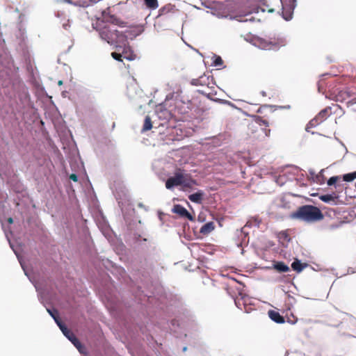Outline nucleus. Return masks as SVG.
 <instances>
[{
    "label": "nucleus",
    "instance_id": "1",
    "mask_svg": "<svg viewBox=\"0 0 356 356\" xmlns=\"http://www.w3.org/2000/svg\"><path fill=\"white\" fill-rule=\"evenodd\" d=\"M291 219L298 220L306 222H313L323 218L321 211L312 205H303L292 212L289 216Z\"/></svg>",
    "mask_w": 356,
    "mask_h": 356
},
{
    "label": "nucleus",
    "instance_id": "2",
    "mask_svg": "<svg viewBox=\"0 0 356 356\" xmlns=\"http://www.w3.org/2000/svg\"><path fill=\"white\" fill-rule=\"evenodd\" d=\"M99 34L100 38L106 41L111 45H114L116 49L120 50L122 49V38L120 32H119L115 25H105L100 27L99 29Z\"/></svg>",
    "mask_w": 356,
    "mask_h": 356
},
{
    "label": "nucleus",
    "instance_id": "3",
    "mask_svg": "<svg viewBox=\"0 0 356 356\" xmlns=\"http://www.w3.org/2000/svg\"><path fill=\"white\" fill-rule=\"evenodd\" d=\"M143 31V29L140 27H133L127 29L124 33H120V36L122 37V47H126L127 41L129 40H134L137 36L140 35Z\"/></svg>",
    "mask_w": 356,
    "mask_h": 356
},
{
    "label": "nucleus",
    "instance_id": "4",
    "mask_svg": "<svg viewBox=\"0 0 356 356\" xmlns=\"http://www.w3.org/2000/svg\"><path fill=\"white\" fill-rule=\"evenodd\" d=\"M282 4V17L286 21H289L292 19L293 13L295 8L296 7V0H289L288 3L281 0Z\"/></svg>",
    "mask_w": 356,
    "mask_h": 356
},
{
    "label": "nucleus",
    "instance_id": "5",
    "mask_svg": "<svg viewBox=\"0 0 356 356\" xmlns=\"http://www.w3.org/2000/svg\"><path fill=\"white\" fill-rule=\"evenodd\" d=\"M184 184V176L181 173H176L174 177L168 178L165 182V187L168 189H172L175 186Z\"/></svg>",
    "mask_w": 356,
    "mask_h": 356
},
{
    "label": "nucleus",
    "instance_id": "6",
    "mask_svg": "<svg viewBox=\"0 0 356 356\" xmlns=\"http://www.w3.org/2000/svg\"><path fill=\"white\" fill-rule=\"evenodd\" d=\"M64 336L70 341L72 344L78 349V350L81 353H83V346L81 345L79 340L76 337V336L70 332L67 327L65 329V332H63Z\"/></svg>",
    "mask_w": 356,
    "mask_h": 356
},
{
    "label": "nucleus",
    "instance_id": "7",
    "mask_svg": "<svg viewBox=\"0 0 356 356\" xmlns=\"http://www.w3.org/2000/svg\"><path fill=\"white\" fill-rule=\"evenodd\" d=\"M172 211L183 218H187L190 221L194 220L193 216L187 211L186 208L180 204L175 205L172 209Z\"/></svg>",
    "mask_w": 356,
    "mask_h": 356
},
{
    "label": "nucleus",
    "instance_id": "8",
    "mask_svg": "<svg viewBox=\"0 0 356 356\" xmlns=\"http://www.w3.org/2000/svg\"><path fill=\"white\" fill-rule=\"evenodd\" d=\"M122 48H123V51H122V54L118 53V52H113L111 54L112 57L115 60H120V61L122 60V57H123L124 58H125L128 60H134L136 56L131 53H128L127 51L126 50V47H122Z\"/></svg>",
    "mask_w": 356,
    "mask_h": 356
},
{
    "label": "nucleus",
    "instance_id": "9",
    "mask_svg": "<svg viewBox=\"0 0 356 356\" xmlns=\"http://www.w3.org/2000/svg\"><path fill=\"white\" fill-rule=\"evenodd\" d=\"M352 97V92L350 90H341L336 95V101L346 102Z\"/></svg>",
    "mask_w": 356,
    "mask_h": 356
},
{
    "label": "nucleus",
    "instance_id": "10",
    "mask_svg": "<svg viewBox=\"0 0 356 356\" xmlns=\"http://www.w3.org/2000/svg\"><path fill=\"white\" fill-rule=\"evenodd\" d=\"M319 199L323 202L335 204L337 196L334 193L331 194L321 195L319 196Z\"/></svg>",
    "mask_w": 356,
    "mask_h": 356
},
{
    "label": "nucleus",
    "instance_id": "11",
    "mask_svg": "<svg viewBox=\"0 0 356 356\" xmlns=\"http://www.w3.org/2000/svg\"><path fill=\"white\" fill-rule=\"evenodd\" d=\"M284 44H281L280 45L277 44L276 42H261L260 47L264 49H268V50H278L280 49V47L284 46Z\"/></svg>",
    "mask_w": 356,
    "mask_h": 356
},
{
    "label": "nucleus",
    "instance_id": "12",
    "mask_svg": "<svg viewBox=\"0 0 356 356\" xmlns=\"http://www.w3.org/2000/svg\"><path fill=\"white\" fill-rule=\"evenodd\" d=\"M204 195V193L202 191H198L197 192L188 195V199L196 204H201L203 197Z\"/></svg>",
    "mask_w": 356,
    "mask_h": 356
},
{
    "label": "nucleus",
    "instance_id": "13",
    "mask_svg": "<svg viewBox=\"0 0 356 356\" xmlns=\"http://www.w3.org/2000/svg\"><path fill=\"white\" fill-rule=\"evenodd\" d=\"M209 76H207L206 75L200 76L197 79H193L191 80V83L193 86H206L209 83Z\"/></svg>",
    "mask_w": 356,
    "mask_h": 356
},
{
    "label": "nucleus",
    "instance_id": "14",
    "mask_svg": "<svg viewBox=\"0 0 356 356\" xmlns=\"http://www.w3.org/2000/svg\"><path fill=\"white\" fill-rule=\"evenodd\" d=\"M268 316L273 321H274L277 323H284V317L282 316H281L280 314L277 312H275L274 310H270L268 312Z\"/></svg>",
    "mask_w": 356,
    "mask_h": 356
},
{
    "label": "nucleus",
    "instance_id": "15",
    "mask_svg": "<svg viewBox=\"0 0 356 356\" xmlns=\"http://www.w3.org/2000/svg\"><path fill=\"white\" fill-rule=\"evenodd\" d=\"M215 228L213 222H209L205 223L200 228V232L204 235L211 233Z\"/></svg>",
    "mask_w": 356,
    "mask_h": 356
},
{
    "label": "nucleus",
    "instance_id": "16",
    "mask_svg": "<svg viewBox=\"0 0 356 356\" xmlns=\"http://www.w3.org/2000/svg\"><path fill=\"white\" fill-rule=\"evenodd\" d=\"M10 248L13 249V250L14 251L15 254H16L18 260H19V262L20 263V265L24 272V274L28 277V278L29 279V280L34 284L36 290H38V288L36 286V285L33 283V280H31V278L29 277V275L27 272V270H26L25 267H24V264H23V262L22 261V259H21V257H19V255L18 254L17 252L16 251V250L14 249L13 245L10 243Z\"/></svg>",
    "mask_w": 356,
    "mask_h": 356
},
{
    "label": "nucleus",
    "instance_id": "17",
    "mask_svg": "<svg viewBox=\"0 0 356 356\" xmlns=\"http://www.w3.org/2000/svg\"><path fill=\"white\" fill-rule=\"evenodd\" d=\"M330 111V108H325L323 109L316 116V119L318 120V122L321 123L323 122L328 116V112Z\"/></svg>",
    "mask_w": 356,
    "mask_h": 356
},
{
    "label": "nucleus",
    "instance_id": "18",
    "mask_svg": "<svg viewBox=\"0 0 356 356\" xmlns=\"http://www.w3.org/2000/svg\"><path fill=\"white\" fill-rule=\"evenodd\" d=\"M275 269L281 273L289 271V267L282 261L277 262L274 265Z\"/></svg>",
    "mask_w": 356,
    "mask_h": 356
},
{
    "label": "nucleus",
    "instance_id": "19",
    "mask_svg": "<svg viewBox=\"0 0 356 356\" xmlns=\"http://www.w3.org/2000/svg\"><path fill=\"white\" fill-rule=\"evenodd\" d=\"M305 266L306 264H302L300 261L298 259L295 260L291 264V268L293 270L297 271L298 273L301 272Z\"/></svg>",
    "mask_w": 356,
    "mask_h": 356
},
{
    "label": "nucleus",
    "instance_id": "20",
    "mask_svg": "<svg viewBox=\"0 0 356 356\" xmlns=\"http://www.w3.org/2000/svg\"><path fill=\"white\" fill-rule=\"evenodd\" d=\"M152 124L151 121V118L149 116H146L144 121L143 127L142 129L143 131H147L152 129Z\"/></svg>",
    "mask_w": 356,
    "mask_h": 356
},
{
    "label": "nucleus",
    "instance_id": "21",
    "mask_svg": "<svg viewBox=\"0 0 356 356\" xmlns=\"http://www.w3.org/2000/svg\"><path fill=\"white\" fill-rule=\"evenodd\" d=\"M145 5L152 10H155L158 8L159 3L157 0H144Z\"/></svg>",
    "mask_w": 356,
    "mask_h": 356
},
{
    "label": "nucleus",
    "instance_id": "22",
    "mask_svg": "<svg viewBox=\"0 0 356 356\" xmlns=\"http://www.w3.org/2000/svg\"><path fill=\"white\" fill-rule=\"evenodd\" d=\"M343 179L345 181L347 182L353 181L356 179V171L345 174L343 177Z\"/></svg>",
    "mask_w": 356,
    "mask_h": 356
},
{
    "label": "nucleus",
    "instance_id": "23",
    "mask_svg": "<svg viewBox=\"0 0 356 356\" xmlns=\"http://www.w3.org/2000/svg\"><path fill=\"white\" fill-rule=\"evenodd\" d=\"M222 64L223 61L221 57L217 55H213L212 65L215 67H220L222 65Z\"/></svg>",
    "mask_w": 356,
    "mask_h": 356
},
{
    "label": "nucleus",
    "instance_id": "24",
    "mask_svg": "<svg viewBox=\"0 0 356 356\" xmlns=\"http://www.w3.org/2000/svg\"><path fill=\"white\" fill-rule=\"evenodd\" d=\"M54 321L57 324V325L59 327L60 330L62 332H65V329L67 328L66 325L60 321L58 316H56L54 318Z\"/></svg>",
    "mask_w": 356,
    "mask_h": 356
},
{
    "label": "nucleus",
    "instance_id": "25",
    "mask_svg": "<svg viewBox=\"0 0 356 356\" xmlns=\"http://www.w3.org/2000/svg\"><path fill=\"white\" fill-rule=\"evenodd\" d=\"M54 321L57 324V325L59 327L60 330L62 332H65V329L67 328L66 325L60 321L58 316H56L54 318Z\"/></svg>",
    "mask_w": 356,
    "mask_h": 356
},
{
    "label": "nucleus",
    "instance_id": "26",
    "mask_svg": "<svg viewBox=\"0 0 356 356\" xmlns=\"http://www.w3.org/2000/svg\"><path fill=\"white\" fill-rule=\"evenodd\" d=\"M318 124H320V122H318V120H317L316 118L315 117L314 119L310 120L309 122L307 124V127L305 128V130L307 132H309V129L310 127H316Z\"/></svg>",
    "mask_w": 356,
    "mask_h": 356
},
{
    "label": "nucleus",
    "instance_id": "27",
    "mask_svg": "<svg viewBox=\"0 0 356 356\" xmlns=\"http://www.w3.org/2000/svg\"><path fill=\"white\" fill-rule=\"evenodd\" d=\"M346 104L348 107L356 104V94L352 92V97L346 101Z\"/></svg>",
    "mask_w": 356,
    "mask_h": 356
},
{
    "label": "nucleus",
    "instance_id": "28",
    "mask_svg": "<svg viewBox=\"0 0 356 356\" xmlns=\"http://www.w3.org/2000/svg\"><path fill=\"white\" fill-rule=\"evenodd\" d=\"M337 179H338V177H337V176L331 177L327 180V184L328 186H332L337 182Z\"/></svg>",
    "mask_w": 356,
    "mask_h": 356
},
{
    "label": "nucleus",
    "instance_id": "29",
    "mask_svg": "<svg viewBox=\"0 0 356 356\" xmlns=\"http://www.w3.org/2000/svg\"><path fill=\"white\" fill-rule=\"evenodd\" d=\"M47 312L49 314V315L54 319L56 316L58 315V312L56 309H47Z\"/></svg>",
    "mask_w": 356,
    "mask_h": 356
},
{
    "label": "nucleus",
    "instance_id": "30",
    "mask_svg": "<svg viewBox=\"0 0 356 356\" xmlns=\"http://www.w3.org/2000/svg\"><path fill=\"white\" fill-rule=\"evenodd\" d=\"M95 3H97V1H95V0H89L88 3L86 1L83 2V6L88 7L90 5Z\"/></svg>",
    "mask_w": 356,
    "mask_h": 356
},
{
    "label": "nucleus",
    "instance_id": "31",
    "mask_svg": "<svg viewBox=\"0 0 356 356\" xmlns=\"http://www.w3.org/2000/svg\"><path fill=\"white\" fill-rule=\"evenodd\" d=\"M70 179L74 181H78V176L76 174H72L70 176Z\"/></svg>",
    "mask_w": 356,
    "mask_h": 356
},
{
    "label": "nucleus",
    "instance_id": "32",
    "mask_svg": "<svg viewBox=\"0 0 356 356\" xmlns=\"http://www.w3.org/2000/svg\"><path fill=\"white\" fill-rule=\"evenodd\" d=\"M260 124L265 125L266 127L268 126V122L266 120L260 119Z\"/></svg>",
    "mask_w": 356,
    "mask_h": 356
},
{
    "label": "nucleus",
    "instance_id": "33",
    "mask_svg": "<svg viewBox=\"0 0 356 356\" xmlns=\"http://www.w3.org/2000/svg\"><path fill=\"white\" fill-rule=\"evenodd\" d=\"M350 322H351L352 323H353V324H355V323H356V319H355L354 317H353V316H350Z\"/></svg>",
    "mask_w": 356,
    "mask_h": 356
},
{
    "label": "nucleus",
    "instance_id": "34",
    "mask_svg": "<svg viewBox=\"0 0 356 356\" xmlns=\"http://www.w3.org/2000/svg\"><path fill=\"white\" fill-rule=\"evenodd\" d=\"M235 304H236V307H237L238 308H241V307H240V303H239V302H238V301L235 300Z\"/></svg>",
    "mask_w": 356,
    "mask_h": 356
},
{
    "label": "nucleus",
    "instance_id": "35",
    "mask_svg": "<svg viewBox=\"0 0 356 356\" xmlns=\"http://www.w3.org/2000/svg\"><path fill=\"white\" fill-rule=\"evenodd\" d=\"M309 173L312 175H314V171L313 170H309Z\"/></svg>",
    "mask_w": 356,
    "mask_h": 356
},
{
    "label": "nucleus",
    "instance_id": "36",
    "mask_svg": "<svg viewBox=\"0 0 356 356\" xmlns=\"http://www.w3.org/2000/svg\"><path fill=\"white\" fill-rule=\"evenodd\" d=\"M138 207L141 208H145V206L142 203H139Z\"/></svg>",
    "mask_w": 356,
    "mask_h": 356
},
{
    "label": "nucleus",
    "instance_id": "37",
    "mask_svg": "<svg viewBox=\"0 0 356 356\" xmlns=\"http://www.w3.org/2000/svg\"><path fill=\"white\" fill-rule=\"evenodd\" d=\"M13 218H10L8 219V222H9V223H13Z\"/></svg>",
    "mask_w": 356,
    "mask_h": 356
},
{
    "label": "nucleus",
    "instance_id": "38",
    "mask_svg": "<svg viewBox=\"0 0 356 356\" xmlns=\"http://www.w3.org/2000/svg\"><path fill=\"white\" fill-rule=\"evenodd\" d=\"M67 26H68V25L67 24H63V27L65 29H67Z\"/></svg>",
    "mask_w": 356,
    "mask_h": 356
},
{
    "label": "nucleus",
    "instance_id": "39",
    "mask_svg": "<svg viewBox=\"0 0 356 356\" xmlns=\"http://www.w3.org/2000/svg\"><path fill=\"white\" fill-rule=\"evenodd\" d=\"M261 94H262V95H263V96H266V92L262 91V92H261Z\"/></svg>",
    "mask_w": 356,
    "mask_h": 356
},
{
    "label": "nucleus",
    "instance_id": "40",
    "mask_svg": "<svg viewBox=\"0 0 356 356\" xmlns=\"http://www.w3.org/2000/svg\"><path fill=\"white\" fill-rule=\"evenodd\" d=\"M58 84H59V85H62V84H63V81H58Z\"/></svg>",
    "mask_w": 356,
    "mask_h": 356
},
{
    "label": "nucleus",
    "instance_id": "41",
    "mask_svg": "<svg viewBox=\"0 0 356 356\" xmlns=\"http://www.w3.org/2000/svg\"><path fill=\"white\" fill-rule=\"evenodd\" d=\"M284 108H290V106H289V105H288V106H284Z\"/></svg>",
    "mask_w": 356,
    "mask_h": 356
},
{
    "label": "nucleus",
    "instance_id": "42",
    "mask_svg": "<svg viewBox=\"0 0 356 356\" xmlns=\"http://www.w3.org/2000/svg\"><path fill=\"white\" fill-rule=\"evenodd\" d=\"M285 238L287 239L288 241H289V238H288V236L286 235H285Z\"/></svg>",
    "mask_w": 356,
    "mask_h": 356
},
{
    "label": "nucleus",
    "instance_id": "43",
    "mask_svg": "<svg viewBox=\"0 0 356 356\" xmlns=\"http://www.w3.org/2000/svg\"><path fill=\"white\" fill-rule=\"evenodd\" d=\"M187 348L186 347H184L183 348V351L185 352Z\"/></svg>",
    "mask_w": 356,
    "mask_h": 356
},
{
    "label": "nucleus",
    "instance_id": "44",
    "mask_svg": "<svg viewBox=\"0 0 356 356\" xmlns=\"http://www.w3.org/2000/svg\"><path fill=\"white\" fill-rule=\"evenodd\" d=\"M248 20H249V21H253V18L252 17V18H250V19H246L245 21H248Z\"/></svg>",
    "mask_w": 356,
    "mask_h": 356
},
{
    "label": "nucleus",
    "instance_id": "45",
    "mask_svg": "<svg viewBox=\"0 0 356 356\" xmlns=\"http://www.w3.org/2000/svg\"><path fill=\"white\" fill-rule=\"evenodd\" d=\"M268 11H269L270 13H272V12H273V9H270Z\"/></svg>",
    "mask_w": 356,
    "mask_h": 356
}]
</instances>
